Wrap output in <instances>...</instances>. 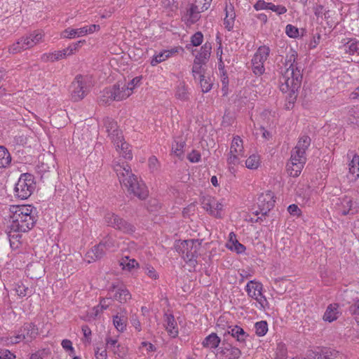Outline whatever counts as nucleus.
Listing matches in <instances>:
<instances>
[{"label":"nucleus","mask_w":359,"mask_h":359,"mask_svg":"<svg viewBox=\"0 0 359 359\" xmlns=\"http://www.w3.org/2000/svg\"><path fill=\"white\" fill-rule=\"evenodd\" d=\"M262 285L254 280H250L245 286L248 295L255 299L259 304L260 307L264 309L269 307V302L265 296L262 294Z\"/></svg>","instance_id":"9d476101"},{"label":"nucleus","mask_w":359,"mask_h":359,"mask_svg":"<svg viewBox=\"0 0 359 359\" xmlns=\"http://www.w3.org/2000/svg\"><path fill=\"white\" fill-rule=\"evenodd\" d=\"M39 335V329L33 323H25L18 330L16 334L10 339L12 344H18L24 341L26 344L34 341Z\"/></svg>","instance_id":"6e6552de"},{"label":"nucleus","mask_w":359,"mask_h":359,"mask_svg":"<svg viewBox=\"0 0 359 359\" xmlns=\"http://www.w3.org/2000/svg\"><path fill=\"white\" fill-rule=\"evenodd\" d=\"M340 314L339 304L336 303L330 304L327 306L323 315V320L331 323L336 320Z\"/></svg>","instance_id":"393cba45"},{"label":"nucleus","mask_w":359,"mask_h":359,"mask_svg":"<svg viewBox=\"0 0 359 359\" xmlns=\"http://www.w3.org/2000/svg\"><path fill=\"white\" fill-rule=\"evenodd\" d=\"M285 32L290 38H295L299 35V30L292 25H287L285 28Z\"/></svg>","instance_id":"052dcab7"},{"label":"nucleus","mask_w":359,"mask_h":359,"mask_svg":"<svg viewBox=\"0 0 359 359\" xmlns=\"http://www.w3.org/2000/svg\"><path fill=\"white\" fill-rule=\"evenodd\" d=\"M44 33L41 30H35L20 38L8 48L11 53L15 54L31 48L43 41Z\"/></svg>","instance_id":"20e7f679"},{"label":"nucleus","mask_w":359,"mask_h":359,"mask_svg":"<svg viewBox=\"0 0 359 359\" xmlns=\"http://www.w3.org/2000/svg\"><path fill=\"white\" fill-rule=\"evenodd\" d=\"M229 152L244 156L243 142L239 136L233 138Z\"/></svg>","instance_id":"473e14b6"},{"label":"nucleus","mask_w":359,"mask_h":359,"mask_svg":"<svg viewBox=\"0 0 359 359\" xmlns=\"http://www.w3.org/2000/svg\"><path fill=\"white\" fill-rule=\"evenodd\" d=\"M225 13L226 16L224 20V25L229 31H231L233 27L236 18L234 7L231 4H226L225 8Z\"/></svg>","instance_id":"a878e982"},{"label":"nucleus","mask_w":359,"mask_h":359,"mask_svg":"<svg viewBox=\"0 0 359 359\" xmlns=\"http://www.w3.org/2000/svg\"><path fill=\"white\" fill-rule=\"evenodd\" d=\"M349 312L355 316L359 325V299L349 307Z\"/></svg>","instance_id":"bf43d9fd"},{"label":"nucleus","mask_w":359,"mask_h":359,"mask_svg":"<svg viewBox=\"0 0 359 359\" xmlns=\"http://www.w3.org/2000/svg\"><path fill=\"white\" fill-rule=\"evenodd\" d=\"M274 194L271 191L262 193L257 198L259 210L255 212L257 215L261 214L266 216V214L274 207Z\"/></svg>","instance_id":"f8f14e48"},{"label":"nucleus","mask_w":359,"mask_h":359,"mask_svg":"<svg viewBox=\"0 0 359 359\" xmlns=\"http://www.w3.org/2000/svg\"><path fill=\"white\" fill-rule=\"evenodd\" d=\"M226 246L231 250H234L238 254L243 253L245 250V247L238 240H235L232 244H226Z\"/></svg>","instance_id":"6e6d98bb"},{"label":"nucleus","mask_w":359,"mask_h":359,"mask_svg":"<svg viewBox=\"0 0 359 359\" xmlns=\"http://www.w3.org/2000/svg\"><path fill=\"white\" fill-rule=\"evenodd\" d=\"M158 166H159L158 161L156 158V156H151L149 158V169L152 172H154V171L158 170Z\"/></svg>","instance_id":"0e129e2a"},{"label":"nucleus","mask_w":359,"mask_h":359,"mask_svg":"<svg viewBox=\"0 0 359 359\" xmlns=\"http://www.w3.org/2000/svg\"><path fill=\"white\" fill-rule=\"evenodd\" d=\"M252 69L253 73L258 76L262 75L265 71L264 65L262 62H258L253 59H252Z\"/></svg>","instance_id":"864d4df0"},{"label":"nucleus","mask_w":359,"mask_h":359,"mask_svg":"<svg viewBox=\"0 0 359 359\" xmlns=\"http://www.w3.org/2000/svg\"><path fill=\"white\" fill-rule=\"evenodd\" d=\"M187 158L191 163H198L201 160V154L196 150H193L188 154Z\"/></svg>","instance_id":"680f3d73"},{"label":"nucleus","mask_w":359,"mask_h":359,"mask_svg":"<svg viewBox=\"0 0 359 359\" xmlns=\"http://www.w3.org/2000/svg\"><path fill=\"white\" fill-rule=\"evenodd\" d=\"M120 264L123 270L129 271L139 266L138 262L135 259H130L127 256L121 259Z\"/></svg>","instance_id":"79ce46f5"},{"label":"nucleus","mask_w":359,"mask_h":359,"mask_svg":"<svg viewBox=\"0 0 359 359\" xmlns=\"http://www.w3.org/2000/svg\"><path fill=\"white\" fill-rule=\"evenodd\" d=\"M186 145L185 140L182 137L175 138L172 145V152L174 155L181 157L184 154V147Z\"/></svg>","instance_id":"2f4dec72"},{"label":"nucleus","mask_w":359,"mask_h":359,"mask_svg":"<svg viewBox=\"0 0 359 359\" xmlns=\"http://www.w3.org/2000/svg\"><path fill=\"white\" fill-rule=\"evenodd\" d=\"M202 208L215 217H221L224 205L215 197L207 195L201 198Z\"/></svg>","instance_id":"ddd939ff"},{"label":"nucleus","mask_w":359,"mask_h":359,"mask_svg":"<svg viewBox=\"0 0 359 359\" xmlns=\"http://www.w3.org/2000/svg\"><path fill=\"white\" fill-rule=\"evenodd\" d=\"M11 162V156L7 149L0 146V168L8 167Z\"/></svg>","instance_id":"e433bc0d"},{"label":"nucleus","mask_w":359,"mask_h":359,"mask_svg":"<svg viewBox=\"0 0 359 359\" xmlns=\"http://www.w3.org/2000/svg\"><path fill=\"white\" fill-rule=\"evenodd\" d=\"M118 336L108 335L105 338L106 348L111 351L116 357L124 358L128 353L127 348L118 341Z\"/></svg>","instance_id":"4468645a"},{"label":"nucleus","mask_w":359,"mask_h":359,"mask_svg":"<svg viewBox=\"0 0 359 359\" xmlns=\"http://www.w3.org/2000/svg\"><path fill=\"white\" fill-rule=\"evenodd\" d=\"M15 355L8 349H0V359H15Z\"/></svg>","instance_id":"e2e57ef3"},{"label":"nucleus","mask_w":359,"mask_h":359,"mask_svg":"<svg viewBox=\"0 0 359 359\" xmlns=\"http://www.w3.org/2000/svg\"><path fill=\"white\" fill-rule=\"evenodd\" d=\"M88 79L82 75H77L70 86L71 98L74 102L82 100L88 93Z\"/></svg>","instance_id":"1a4fd4ad"},{"label":"nucleus","mask_w":359,"mask_h":359,"mask_svg":"<svg viewBox=\"0 0 359 359\" xmlns=\"http://www.w3.org/2000/svg\"><path fill=\"white\" fill-rule=\"evenodd\" d=\"M164 327L171 337H176L179 334L177 322L172 314L165 313L164 316Z\"/></svg>","instance_id":"5701e85b"},{"label":"nucleus","mask_w":359,"mask_h":359,"mask_svg":"<svg viewBox=\"0 0 359 359\" xmlns=\"http://www.w3.org/2000/svg\"><path fill=\"white\" fill-rule=\"evenodd\" d=\"M201 247V242L198 240H185L176 244L175 250L188 262L196 259Z\"/></svg>","instance_id":"423d86ee"},{"label":"nucleus","mask_w":359,"mask_h":359,"mask_svg":"<svg viewBox=\"0 0 359 359\" xmlns=\"http://www.w3.org/2000/svg\"><path fill=\"white\" fill-rule=\"evenodd\" d=\"M140 81V79L139 77H135L130 82H128L127 84H124L125 87L128 89V90L132 94L133 90L134 88L138 84V83Z\"/></svg>","instance_id":"338daca9"},{"label":"nucleus","mask_w":359,"mask_h":359,"mask_svg":"<svg viewBox=\"0 0 359 359\" xmlns=\"http://www.w3.org/2000/svg\"><path fill=\"white\" fill-rule=\"evenodd\" d=\"M353 201L348 197H345L341 201V209L340 210L341 215H347L348 214H353Z\"/></svg>","instance_id":"c03bdc74"},{"label":"nucleus","mask_w":359,"mask_h":359,"mask_svg":"<svg viewBox=\"0 0 359 359\" xmlns=\"http://www.w3.org/2000/svg\"><path fill=\"white\" fill-rule=\"evenodd\" d=\"M315 359H348L343 353L332 348H323L315 355Z\"/></svg>","instance_id":"b1692460"},{"label":"nucleus","mask_w":359,"mask_h":359,"mask_svg":"<svg viewBox=\"0 0 359 359\" xmlns=\"http://www.w3.org/2000/svg\"><path fill=\"white\" fill-rule=\"evenodd\" d=\"M22 231L20 230L13 229L11 224L7 228L6 233L9 239L10 245L12 248H18L20 244V239L22 237L21 233Z\"/></svg>","instance_id":"bb28decb"},{"label":"nucleus","mask_w":359,"mask_h":359,"mask_svg":"<svg viewBox=\"0 0 359 359\" xmlns=\"http://www.w3.org/2000/svg\"><path fill=\"white\" fill-rule=\"evenodd\" d=\"M306 162V157L298 156L291 154L290 161L287 163V171L288 174L293 177H298Z\"/></svg>","instance_id":"2eb2a0df"},{"label":"nucleus","mask_w":359,"mask_h":359,"mask_svg":"<svg viewBox=\"0 0 359 359\" xmlns=\"http://www.w3.org/2000/svg\"><path fill=\"white\" fill-rule=\"evenodd\" d=\"M13 290L18 298L22 299L27 296L32 295V290L22 283H17L14 285Z\"/></svg>","instance_id":"4c0bfd02"},{"label":"nucleus","mask_w":359,"mask_h":359,"mask_svg":"<svg viewBox=\"0 0 359 359\" xmlns=\"http://www.w3.org/2000/svg\"><path fill=\"white\" fill-rule=\"evenodd\" d=\"M270 53V48L266 46H260L257 52L255 53L252 59L256 60L258 62H262L263 65L265 61L267 60Z\"/></svg>","instance_id":"72a5a7b5"},{"label":"nucleus","mask_w":359,"mask_h":359,"mask_svg":"<svg viewBox=\"0 0 359 359\" xmlns=\"http://www.w3.org/2000/svg\"><path fill=\"white\" fill-rule=\"evenodd\" d=\"M218 353L226 359H238L241 355L239 348L224 341L222 342V346L219 347Z\"/></svg>","instance_id":"f3484780"},{"label":"nucleus","mask_w":359,"mask_h":359,"mask_svg":"<svg viewBox=\"0 0 359 359\" xmlns=\"http://www.w3.org/2000/svg\"><path fill=\"white\" fill-rule=\"evenodd\" d=\"M113 91L115 92V95L114 97V99H116V101H120L124 99H126L128 97L131 93L127 89V88L125 87V85L123 83H117L112 86Z\"/></svg>","instance_id":"c85d7f7f"},{"label":"nucleus","mask_w":359,"mask_h":359,"mask_svg":"<svg viewBox=\"0 0 359 359\" xmlns=\"http://www.w3.org/2000/svg\"><path fill=\"white\" fill-rule=\"evenodd\" d=\"M260 165V158L257 154H252L245 161V165L248 169L255 170Z\"/></svg>","instance_id":"49530a36"},{"label":"nucleus","mask_w":359,"mask_h":359,"mask_svg":"<svg viewBox=\"0 0 359 359\" xmlns=\"http://www.w3.org/2000/svg\"><path fill=\"white\" fill-rule=\"evenodd\" d=\"M114 170L116 172L121 186L130 194H133L140 200H144L149 195L145 184L139 180L133 172L130 166L126 162H115Z\"/></svg>","instance_id":"f03ea898"},{"label":"nucleus","mask_w":359,"mask_h":359,"mask_svg":"<svg viewBox=\"0 0 359 359\" xmlns=\"http://www.w3.org/2000/svg\"><path fill=\"white\" fill-rule=\"evenodd\" d=\"M267 10H271L273 12H276L278 15L284 14L287 12V8L285 6L280 5L276 6L272 3H269Z\"/></svg>","instance_id":"13d9d810"},{"label":"nucleus","mask_w":359,"mask_h":359,"mask_svg":"<svg viewBox=\"0 0 359 359\" xmlns=\"http://www.w3.org/2000/svg\"><path fill=\"white\" fill-rule=\"evenodd\" d=\"M12 229L27 232L36 222V210L30 205H13L10 208Z\"/></svg>","instance_id":"7ed1b4c3"},{"label":"nucleus","mask_w":359,"mask_h":359,"mask_svg":"<svg viewBox=\"0 0 359 359\" xmlns=\"http://www.w3.org/2000/svg\"><path fill=\"white\" fill-rule=\"evenodd\" d=\"M311 140L309 136L303 135L299 137L295 147L291 151V154L298 156L306 157V151L311 145Z\"/></svg>","instance_id":"a211bd4d"},{"label":"nucleus","mask_w":359,"mask_h":359,"mask_svg":"<svg viewBox=\"0 0 359 359\" xmlns=\"http://www.w3.org/2000/svg\"><path fill=\"white\" fill-rule=\"evenodd\" d=\"M205 63H202L201 62H197L196 60H194V65L192 67V74L193 76L196 78V76H198L201 78L202 76H204L203 74V68L202 65Z\"/></svg>","instance_id":"5fc2aeb1"},{"label":"nucleus","mask_w":359,"mask_h":359,"mask_svg":"<svg viewBox=\"0 0 359 359\" xmlns=\"http://www.w3.org/2000/svg\"><path fill=\"white\" fill-rule=\"evenodd\" d=\"M103 121L108 137L115 146L116 149H118L119 148V143L123 140L122 132L118 129L117 123L112 118L107 117Z\"/></svg>","instance_id":"9b49d317"},{"label":"nucleus","mask_w":359,"mask_h":359,"mask_svg":"<svg viewBox=\"0 0 359 359\" xmlns=\"http://www.w3.org/2000/svg\"><path fill=\"white\" fill-rule=\"evenodd\" d=\"M105 250L115 251L118 247V243L111 235H107L100 241Z\"/></svg>","instance_id":"f704fd0d"},{"label":"nucleus","mask_w":359,"mask_h":359,"mask_svg":"<svg viewBox=\"0 0 359 359\" xmlns=\"http://www.w3.org/2000/svg\"><path fill=\"white\" fill-rule=\"evenodd\" d=\"M347 158L351 159L348 163L349 175L352 180L359 177V156L353 151H348Z\"/></svg>","instance_id":"6ab92c4d"},{"label":"nucleus","mask_w":359,"mask_h":359,"mask_svg":"<svg viewBox=\"0 0 359 359\" xmlns=\"http://www.w3.org/2000/svg\"><path fill=\"white\" fill-rule=\"evenodd\" d=\"M212 50V46L210 43L207 42L203 44L200 51L196 55L195 59L197 62H201L202 63H206L210 56Z\"/></svg>","instance_id":"c756f323"},{"label":"nucleus","mask_w":359,"mask_h":359,"mask_svg":"<svg viewBox=\"0 0 359 359\" xmlns=\"http://www.w3.org/2000/svg\"><path fill=\"white\" fill-rule=\"evenodd\" d=\"M209 6L196 2L194 4H191L189 10L187 11V15H189L188 21L194 24L200 18V13L206 11L208 8Z\"/></svg>","instance_id":"aec40b11"},{"label":"nucleus","mask_w":359,"mask_h":359,"mask_svg":"<svg viewBox=\"0 0 359 359\" xmlns=\"http://www.w3.org/2000/svg\"><path fill=\"white\" fill-rule=\"evenodd\" d=\"M84 36L83 28H71L68 27L60 33V38L62 39H74L76 37H81Z\"/></svg>","instance_id":"7c9ffc66"},{"label":"nucleus","mask_w":359,"mask_h":359,"mask_svg":"<svg viewBox=\"0 0 359 359\" xmlns=\"http://www.w3.org/2000/svg\"><path fill=\"white\" fill-rule=\"evenodd\" d=\"M113 323L118 332H122L125 330L126 327V320L124 318L116 315L113 318Z\"/></svg>","instance_id":"3c124183"},{"label":"nucleus","mask_w":359,"mask_h":359,"mask_svg":"<svg viewBox=\"0 0 359 359\" xmlns=\"http://www.w3.org/2000/svg\"><path fill=\"white\" fill-rule=\"evenodd\" d=\"M109 292L113 293V299L121 304H125L132 298L130 291L123 284L113 283L110 286Z\"/></svg>","instance_id":"dca6fc26"},{"label":"nucleus","mask_w":359,"mask_h":359,"mask_svg":"<svg viewBox=\"0 0 359 359\" xmlns=\"http://www.w3.org/2000/svg\"><path fill=\"white\" fill-rule=\"evenodd\" d=\"M242 157V156L236 155V154L229 152L227 158V163L229 165V169L231 173H234L236 172L234 166L240 163L241 158Z\"/></svg>","instance_id":"a18cd8bd"},{"label":"nucleus","mask_w":359,"mask_h":359,"mask_svg":"<svg viewBox=\"0 0 359 359\" xmlns=\"http://www.w3.org/2000/svg\"><path fill=\"white\" fill-rule=\"evenodd\" d=\"M344 50L351 54H359V41L351 39L344 45Z\"/></svg>","instance_id":"a19ab883"},{"label":"nucleus","mask_w":359,"mask_h":359,"mask_svg":"<svg viewBox=\"0 0 359 359\" xmlns=\"http://www.w3.org/2000/svg\"><path fill=\"white\" fill-rule=\"evenodd\" d=\"M200 79V84L203 93L209 92L212 86V80L209 76H202Z\"/></svg>","instance_id":"8fccbe9b"},{"label":"nucleus","mask_w":359,"mask_h":359,"mask_svg":"<svg viewBox=\"0 0 359 359\" xmlns=\"http://www.w3.org/2000/svg\"><path fill=\"white\" fill-rule=\"evenodd\" d=\"M302 67L296 60V55L287 56L280 77V90L287 93L286 100L289 105L293 104L297 97L298 90L302 81Z\"/></svg>","instance_id":"f257e3e1"},{"label":"nucleus","mask_w":359,"mask_h":359,"mask_svg":"<svg viewBox=\"0 0 359 359\" xmlns=\"http://www.w3.org/2000/svg\"><path fill=\"white\" fill-rule=\"evenodd\" d=\"M104 221L108 226L123 233L132 234L136 230L135 226L132 223L111 212H108L104 215Z\"/></svg>","instance_id":"0eeeda50"},{"label":"nucleus","mask_w":359,"mask_h":359,"mask_svg":"<svg viewBox=\"0 0 359 359\" xmlns=\"http://www.w3.org/2000/svg\"><path fill=\"white\" fill-rule=\"evenodd\" d=\"M33 175L26 172L20 175L14 188V195L20 200L27 199L35 189Z\"/></svg>","instance_id":"39448f33"},{"label":"nucleus","mask_w":359,"mask_h":359,"mask_svg":"<svg viewBox=\"0 0 359 359\" xmlns=\"http://www.w3.org/2000/svg\"><path fill=\"white\" fill-rule=\"evenodd\" d=\"M104 254L105 249L100 242L98 245H95L90 251L88 252L87 256L93 260H96L102 258Z\"/></svg>","instance_id":"c9c22d12"},{"label":"nucleus","mask_w":359,"mask_h":359,"mask_svg":"<svg viewBox=\"0 0 359 359\" xmlns=\"http://www.w3.org/2000/svg\"><path fill=\"white\" fill-rule=\"evenodd\" d=\"M114 95L115 92L113 91L112 87L107 88L102 91V95L100 97V102L102 104H107L111 102L116 101V99H114Z\"/></svg>","instance_id":"58836bf2"},{"label":"nucleus","mask_w":359,"mask_h":359,"mask_svg":"<svg viewBox=\"0 0 359 359\" xmlns=\"http://www.w3.org/2000/svg\"><path fill=\"white\" fill-rule=\"evenodd\" d=\"M255 333L259 337L264 336L268 332V324L265 320L257 322L255 324Z\"/></svg>","instance_id":"de8ad7c7"},{"label":"nucleus","mask_w":359,"mask_h":359,"mask_svg":"<svg viewBox=\"0 0 359 359\" xmlns=\"http://www.w3.org/2000/svg\"><path fill=\"white\" fill-rule=\"evenodd\" d=\"M116 150L118 151L119 154L121 155L125 159H132L133 154L128 143L122 140L119 143V148Z\"/></svg>","instance_id":"ea45409f"},{"label":"nucleus","mask_w":359,"mask_h":359,"mask_svg":"<svg viewBox=\"0 0 359 359\" xmlns=\"http://www.w3.org/2000/svg\"><path fill=\"white\" fill-rule=\"evenodd\" d=\"M85 43V40L79 41L76 43L70 44L67 48L63 49V52L65 53V57L72 55L75 54L81 47L82 43Z\"/></svg>","instance_id":"09e8293b"},{"label":"nucleus","mask_w":359,"mask_h":359,"mask_svg":"<svg viewBox=\"0 0 359 359\" xmlns=\"http://www.w3.org/2000/svg\"><path fill=\"white\" fill-rule=\"evenodd\" d=\"M203 41V35L201 32H197L191 36V45L193 46H200Z\"/></svg>","instance_id":"4d7b16f0"},{"label":"nucleus","mask_w":359,"mask_h":359,"mask_svg":"<svg viewBox=\"0 0 359 359\" xmlns=\"http://www.w3.org/2000/svg\"><path fill=\"white\" fill-rule=\"evenodd\" d=\"M269 3L264 1V0H259L254 5V8L256 11L259 10H267L268 9Z\"/></svg>","instance_id":"774afa93"},{"label":"nucleus","mask_w":359,"mask_h":359,"mask_svg":"<svg viewBox=\"0 0 359 359\" xmlns=\"http://www.w3.org/2000/svg\"><path fill=\"white\" fill-rule=\"evenodd\" d=\"M83 32L84 36L92 34L96 31H98L100 29V25H90L89 26H83Z\"/></svg>","instance_id":"69168bd1"},{"label":"nucleus","mask_w":359,"mask_h":359,"mask_svg":"<svg viewBox=\"0 0 359 359\" xmlns=\"http://www.w3.org/2000/svg\"><path fill=\"white\" fill-rule=\"evenodd\" d=\"M227 333L231 334L239 343L241 347L245 346L249 334L242 327L238 325L229 326Z\"/></svg>","instance_id":"412c9836"},{"label":"nucleus","mask_w":359,"mask_h":359,"mask_svg":"<svg viewBox=\"0 0 359 359\" xmlns=\"http://www.w3.org/2000/svg\"><path fill=\"white\" fill-rule=\"evenodd\" d=\"M142 269L144 273L147 274V276L151 278L152 280H157L158 278V273L152 266L149 264H146L142 267Z\"/></svg>","instance_id":"603ef678"},{"label":"nucleus","mask_w":359,"mask_h":359,"mask_svg":"<svg viewBox=\"0 0 359 359\" xmlns=\"http://www.w3.org/2000/svg\"><path fill=\"white\" fill-rule=\"evenodd\" d=\"M220 343L221 339L216 333L212 332L203 339L202 346L203 348L213 350L218 348Z\"/></svg>","instance_id":"cd10ccee"},{"label":"nucleus","mask_w":359,"mask_h":359,"mask_svg":"<svg viewBox=\"0 0 359 359\" xmlns=\"http://www.w3.org/2000/svg\"><path fill=\"white\" fill-rule=\"evenodd\" d=\"M180 50H182V48L174 47L169 50H164L159 53L154 55L151 60V66H156L158 63L166 60L169 57L177 54Z\"/></svg>","instance_id":"4be33fe9"},{"label":"nucleus","mask_w":359,"mask_h":359,"mask_svg":"<svg viewBox=\"0 0 359 359\" xmlns=\"http://www.w3.org/2000/svg\"><path fill=\"white\" fill-rule=\"evenodd\" d=\"M175 97L182 101L187 100L189 98V93L187 88L184 82H180L177 86Z\"/></svg>","instance_id":"37998d69"}]
</instances>
